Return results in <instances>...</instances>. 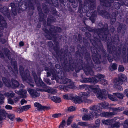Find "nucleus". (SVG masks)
<instances>
[{"mask_svg": "<svg viewBox=\"0 0 128 128\" xmlns=\"http://www.w3.org/2000/svg\"><path fill=\"white\" fill-rule=\"evenodd\" d=\"M45 91L53 94H55L56 92V90L55 89L51 88L49 87H46L45 90Z\"/></svg>", "mask_w": 128, "mask_h": 128, "instance_id": "9b49d317", "label": "nucleus"}, {"mask_svg": "<svg viewBox=\"0 0 128 128\" xmlns=\"http://www.w3.org/2000/svg\"><path fill=\"white\" fill-rule=\"evenodd\" d=\"M124 113L125 114L128 115V111H125L124 112Z\"/></svg>", "mask_w": 128, "mask_h": 128, "instance_id": "5fc2aeb1", "label": "nucleus"}, {"mask_svg": "<svg viewBox=\"0 0 128 128\" xmlns=\"http://www.w3.org/2000/svg\"><path fill=\"white\" fill-rule=\"evenodd\" d=\"M5 107L6 109L8 110H12V106L8 105H6Z\"/></svg>", "mask_w": 128, "mask_h": 128, "instance_id": "ea45409f", "label": "nucleus"}, {"mask_svg": "<svg viewBox=\"0 0 128 128\" xmlns=\"http://www.w3.org/2000/svg\"><path fill=\"white\" fill-rule=\"evenodd\" d=\"M8 0H0V2H1L2 1H8Z\"/></svg>", "mask_w": 128, "mask_h": 128, "instance_id": "bf43d9fd", "label": "nucleus"}, {"mask_svg": "<svg viewBox=\"0 0 128 128\" xmlns=\"http://www.w3.org/2000/svg\"><path fill=\"white\" fill-rule=\"evenodd\" d=\"M110 67H111L112 68V69H110V70L111 71L112 70H115L117 69V65L116 64H113Z\"/></svg>", "mask_w": 128, "mask_h": 128, "instance_id": "cd10ccee", "label": "nucleus"}, {"mask_svg": "<svg viewBox=\"0 0 128 128\" xmlns=\"http://www.w3.org/2000/svg\"><path fill=\"white\" fill-rule=\"evenodd\" d=\"M114 95V93L112 95L108 94V98L112 100L113 101H116L117 100V99L116 97Z\"/></svg>", "mask_w": 128, "mask_h": 128, "instance_id": "2eb2a0df", "label": "nucleus"}, {"mask_svg": "<svg viewBox=\"0 0 128 128\" xmlns=\"http://www.w3.org/2000/svg\"><path fill=\"white\" fill-rule=\"evenodd\" d=\"M100 83L102 84L103 85H105L107 84L108 82L107 81L105 80H103L100 82Z\"/></svg>", "mask_w": 128, "mask_h": 128, "instance_id": "c85d7f7f", "label": "nucleus"}, {"mask_svg": "<svg viewBox=\"0 0 128 128\" xmlns=\"http://www.w3.org/2000/svg\"><path fill=\"white\" fill-rule=\"evenodd\" d=\"M93 59L94 61L96 63L98 64L100 63L99 60L98 58H96V57H94L93 58Z\"/></svg>", "mask_w": 128, "mask_h": 128, "instance_id": "473e14b6", "label": "nucleus"}, {"mask_svg": "<svg viewBox=\"0 0 128 128\" xmlns=\"http://www.w3.org/2000/svg\"><path fill=\"white\" fill-rule=\"evenodd\" d=\"M96 78H84V79L85 82H90L92 83L96 84L100 82L103 78H104L105 76L104 75L98 74L96 76Z\"/></svg>", "mask_w": 128, "mask_h": 128, "instance_id": "423d86ee", "label": "nucleus"}, {"mask_svg": "<svg viewBox=\"0 0 128 128\" xmlns=\"http://www.w3.org/2000/svg\"><path fill=\"white\" fill-rule=\"evenodd\" d=\"M114 95L115 96H116L120 99H122L124 97V95L122 94L119 92L114 93Z\"/></svg>", "mask_w": 128, "mask_h": 128, "instance_id": "dca6fc26", "label": "nucleus"}, {"mask_svg": "<svg viewBox=\"0 0 128 128\" xmlns=\"http://www.w3.org/2000/svg\"><path fill=\"white\" fill-rule=\"evenodd\" d=\"M8 104H14L13 101L10 98H9L8 99Z\"/></svg>", "mask_w": 128, "mask_h": 128, "instance_id": "58836bf2", "label": "nucleus"}, {"mask_svg": "<svg viewBox=\"0 0 128 128\" xmlns=\"http://www.w3.org/2000/svg\"><path fill=\"white\" fill-rule=\"evenodd\" d=\"M63 73H62V72H58V77L54 76V78H55L57 82L62 84H68V87L62 85L60 86L59 87L60 89L66 92L68 90V88H74V84L72 82H71L70 80L65 77L62 78V76H63Z\"/></svg>", "mask_w": 128, "mask_h": 128, "instance_id": "f257e3e1", "label": "nucleus"}, {"mask_svg": "<svg viewBox=\"0 0 128 128\" xmlns=\"http://www.w3.org/2000/svg\"><path fill=\"white\" fill-rule=\"evenodd\" d=\"M3 40H4V42H2V43H4L6 41H5V40H4V39H3Z\"/></svg>", "mask_w": 128, "mask_h": 128, "instance_id": "680f3d73", "label": "nucleus"}, {"mask_svg": "<svg viewBox=\"0 0 128 128\" xmlns=\"http://www.w3.org/2000/svg\"><path fill=\"white\" fill-rule=\"evenodd\" d=\"M2 80H3V81L4 82V83L5 84V85H6L7 86H10L8 85L7 84H6V82H5L4 81V80H6V79L5 78H2Z\"/></svg>", "mask_w": 128, "mask_h": 128, "instance_id": "49530a36", "label": "nucleus"}, {"mask_svg": "<svg viewBox=\"0 0 128 128\" xmlns=\"http://www.w3.org/2000/svg\"><path fill=\"white\" fill-rule=\"evenodd\" d=\"M23 109H22V107L21 108H20L19 109V113L21 112H23Z\"/></svg>", "mask_w": 128, "mask_h": 128, "instance_id": "8fccbe9b", "label": "nucleus"}, {"mask_svg": "<svg viewBox=\"0 0 128 128\" xmlns=\"http://www.w3.org/2000/svg\"><path fill=\"white\" fill-rule=\"evenodd\" d=\"M34 105L36 108L38 110H41L43 109L48 110L50 109L49 107L45 106H42L38 102H35Z\"/></svg>", "mask_w": 128, "mask_h": 128, "instance_id": "6e6552de", "label": "nucleus"}, {"mask_svg": "<svg viewBox=\"0 0 128 128\" xmlns=\"http://www.w3.org/2000/svg\"><path fill=\"white\" fill-rule=\"evenodd\" d=\"M66 124V122L64 120H62L58 128H64Z\"/></svg>", "mask_w": 128, "mask_h": 128, "instance_id": "b1692460", "label": "nucleus"}, {"mask_svg": "<svg viewBox=\"0 0 128 128\" xmlns=\"http://www.w3.org/2000/svg\"><path fill=\"white\" fill-rule=\"evenodd\" d=\"M26 101L24 99H22L20 101V103L21 105H23L24 104H26Z\"/></svg>", "mask_w": 128, "mask_h": 128, "instance_id": "79ce46f5", "label": "nucleus"}, {"mask_svg": "<svg viewBox=\"0 0 128 128\" xmlns=\"http://www.w3.org/2000/svg\"><path fill=\"white\" fill-rule=\"evenodd\" d=\"M124 94L128 98V89L126 90L124 92Z\"/></svg>", "mask_w": 128, "mask_h": 128, "instance_id": "37998d69", "label": "nucleus"}, {"mask_svg": "<svg viewBox=\"0 0 128 128\" xmlns=\"http://www.w3.org/2000/svg\"><path fill=\"white\" fill-rule=\"evenodd\" d=\"M76 110V108L75 107L71 106L66 108L65 110L66 112H68L74 111Z\"/></svg>", "mask_w": 128, "mask_h": 128, "instance_id": "f3484780", "label": "nucleus"}, {"mask_svg": "<svg viewBox=\"0 0 128 128\" xmlns=\"http://www.w3.org/2000/svg\"><path fill=\"white\" fill-rule=\"evenodd\" d=\"M106 15H107L108 16H109V15L108 13L107 12H106L104 14V15H106Z\"/></svg>", "mask_w": 128, "mask_h": 128, "instance_id": "4d7b16f0", "label": "nucleus"}, {"mask_svg": "<svg viewBox=\"0 0 128 128\" xmlns=\"http://www.w3.org/2000/svg\"><path fill=\"white\" fill-rule=\"evenodd\" d=\"M102 106L103 107H106L108 106V103L107 102H104L102 103V104H101Z\"/></svg>", "mask_w": 128, "mask_h": 128, "instance_id": "72a5a7b5", "label": "nucleus"}, {"mask_svg": "<svg viewBox=\"0 0 128 128\" xmlns=\"http://www.w3.org/2000/svg\"><path fill=\"white\" fill-rule=\"evenodd\" d=\"M118 70L119 71L122 72L124 70V68L122 66H120L118 67Z\"/></svg>", "mask_w": 128, "mask_h": 128, "instance_id": "2f4dec72", "label": "nucleus"}, {"mask_svg": "<svg viewBox=\"0 0 128 128\" xmlns=\"http://www.w3.org/2000/svg\"><path fill=\"white\" fill-rule=\"evenodd\" d=\"M84 87L86 90H89L90 92L96 94L98 98L100 99L104 100L107 97V93L104 92H102L98 85L97 84L90 86L84 85Z\"/></svg>", "mask_w": 128, "mask_h": 128, "instance_id": "7ed1b4c3", "label": "nucleus"}, {"mask_svg": "<svg viewBox=\"0 0 128 128\" xmlns=\"http://www.w3.org/2000/svg\"><path fill=\"white\" fill-rule=\"evenodd\" d=\"M50 80H48L47 81L45 80L46 83L49 84H50Z\"/></svg>", "mask_w": 128, "mask_h": 128, "instance_id": "3c124183", "label": "nucleus"}, {"mask_svg": "<svg viewBox=\"0 0 128 128\" xmlns=\"http://www.w3.org/2000/svg\"><path fill=\"white\" fill-rule=\"evenodd\" d=\"M80 95L81 98L76 95L72 97V101L76 104L83 102L88 103L92 102V100L87 99L90 96V93L88 92H81L80 93Z\"/></svg>", "mask_w": 128, "mask_h": 128, "instance_id": "20e7f679", "label": "nucleus"}, {"mask_svg": "<svg viewBox=\"0 0 128 128\" xmlns=\"http://www.w3.org/2000/svg\"><path fill=\"white\" fill-rule=\"evenodd\" d=\"M110 6V4H109V5H107L106 6Z\"/></svg>", "mask_w": 128, "mask_h": 128, "instance_id": "0e129e2a", "label": "nucleus"}, {"mask_svg": "<svg viewBox=\"0 0 128 128\" xmlns=\"http://www.w3.org/2000/svg\"><path fill=\"white\" fill-rule=\"evenodd\" d=\"M115 4L114 5L115 8L116 9H118L119 8L120 6V4L117 2L116 3H115Z\"/></svg>", "mask_w": 128, "mask_h": 128, "instance_id": "e433bc0d", "label": "nucleus"}, {"mask_svg": "<svg viewBox=\"0 0 128 128\" xmlns=\"http://www.w3.org/2000/svg\"><path fill=\"white\" fill-rule=\"evenodd\" d=\"M119 118L118 117H116L110 120H102L103 124L108 125L110 124L113 123L114 122L117 120H119Z\"/></svg>", "mask_w": 128, "mask_h": 128, "instance_id": "9d476101", "label": "nucleus"}, {"mask_svg": "<svg viewBox=\"0 0 128 128\" xmlns=\"http://www.w3.org/2000/svg\"><path fill=\"white\" fill-rule=\"evenodd\" d=\"M78 124L82 126H84L86 125V122H79L78 123Z\"/></svg>", "mask_w": 128, "mask_h": 128, "instance_id": "7c9ffc66", "label": "nucleus"}, {"mask_svg": "<svg viewBox=\"0 0 128 128\" xmlns=\"http://www.w3.org/2000/svg\"><path fill=\"white\" fill-rule=\"evenodd\" d=\"M71 126L73 128H76L78 126V124H76L75 123H73L71 124Z\"/></svg>", "mask_w": 128, "mask_h": 128, "instance_id": "4c0bfd02", "label": "nucleus"}, {"mask_svg": "<svg viewBox=\"0 0 128 128\" xmlns=\"http://www.w3.org/2000/svg\"><path fill=\"white\" fill-rule=\"evenodd\" d=\"M27 80H26V81L28 82L30 84V85L32 86H34V83L33 82V81L32 80H28V81H27Z\"/></svg>", "mask_w": 128, "mask_h": 128, "instance_id": "f704fd0d", "label": "nucleus"}, {"mask_svg": "<svg viewBox=\"0 0 128 128\" xmlns=\"http://www.w3.org/2000/svg\"><path fill=\"white\" fill-rule=\"evenodd\" d=\"M16 121L18 122H21L23 121V120L20 118H16Z\"/></svg>", "mask_w": 128, "mask_h": 128, "instance_id": "a18cd8bd", "label": "nucleus"}, {"mask_svg": "<svg viewBox=\"0 0 128 128\" xmlns=\"http://www.w3.org/2000/svg\"><path fill=\"white\" fill-rule=\"evenodd\" d=\"M31 108L30 105L24 106H22V109L25 111H26Z\"/></svg>", "mask_w": 128, "mask_h": 128, "instance_id": "393cba45", "label": "nucleus"}, {"mask_svg": "<svg viewBox=\"0 0 128 128\" xmlns=\"http://www.w3.org/2000/svg\"><path fill=\"white\" fill-rule=\"evenodd\" d=\"M62 114L60 113H56L52 115V117L54 118H58L61 116Z\"/></svg>", "mask_w": 128, "mask_h": 128, "instance_id": "a878e982", "label": "nucleus"}, {"mask_svg": "<svg viewBox=\"0 0 128 128\" xmlns=\"http://www.w3.org/2000/svg\"><path fill=\"white\" fill-rule=\"evenodd\" d=\"M7 116L12 120H13L14 118V114H10L8 115L4 110L1 109V107H0V120L5 119Z\"/></svg>", "mask_w": 128, "mask_h": 128, "instance_id": "0eeeda50", "label": "nucleus"}, {"mask_svg": "<svg viewBox=\"0 0 128 128\" xmlns=\"http://www.w3.org/2000/svg\"><path fill=\"white\" fill-rule=\"evenodd\" d=\"M20 95L22 98H25L27 96V92L26 90H22L20 91Z\"/></svg>", "mask_w": 128, "mask_h": 128, "instance_id": "a211bd4d", "label": "nucleus"}, {"mask_svg": "<svg viewBox=\"0 0 128 128\" xmlns=\"http://www.w3.org/2000/svg\"><path fill=\"white\" fill-rule=\"evenodd\" d=\"M120 124L118 122H116L114 124H111V126L110 128H114V127L118 128L120 126Z\"/></svg>", "mask_w": 128, "mask_h": 128, "instance_id": "4be33fe9", "label": "nucleus"}, {"mask_svg": "<svg viewBox=\"0 0 128 128\" xmlns=\"http://www.w3.org/2000/svg\"><path fill=\"white\" fill-rule=\"evenodd\" d=\"M100 121L99 120H96L95 122V124H96V126L98 127L100 125Z\"/></svg>", "mask_w": 128, "mask_h": 128, "instance_id": "a19ab883", "label": "nucleus"}, {"mask_svg": "<svg viewBox=\"0 0 128 128\" xmlns=\"http://www.w3.org/2000/svg\"><path fill=\"white\" fill-rule=\"evenodd\" d=\"M27 90L31 96L33 98H35L39 96L40 95L39 94L36 92V91L29 88H28Z\"/></svg>", "mask_w": 128, "mask_h": 128, "instance_id": "1a4fd4ad", "label": "nucleus"}, {"mask_svg": "<svg viewBox=\"0 0 128 128\" xmlns=\"http://www.w3.org/2000/svg\"><path fill=\"white\" fill-rule=\"evenodd\" d=\"M84 71L85 73L86 74H88V73L89 74L91 75L93 74V72L91 69H88V70L87 72L86 71V70H84Z\"/></svg>", "mask_w": 128, "mask_h": 128, "instance_id": "5701e85b", "label": "nucleus"}, {"mask_svg": "<svg viewBox=\"0 0 128 128\" xmlns=\"http://www.w3.org/2000/svg\"><path fill=\"white\" fill-rule=\"evenodd\" d=\"M98 108L99 106H90V115H84L82 118V119L84 120H92L93 119L94 116L96 118L99 114L101 116H106V114L107 113L106 112H102L100 114H98L100 112Z\"/></svg>", "mask_w": 128, "mask_h": 128, "instance_id": "f03ea898", "label": "nucleus"}, {"mask_svg": "<svg viewBox=\"0 0 128 128\" xmlns=\"http://www.w3.org/2000/svg\"><path fill=\"white\" fill-rule=\"evenodd\" d=\"M14 9L13 8H12V12L13 13V14L15 16L16 14V12L15 11H13V10Z\"/></svg>", "mask_w": 128, "mask_h": 128, "instance_id": "603ef678", "label": "nucleus"}, {"mask_svg": "<svg viewBox=\"0 0 128 128\" xmlns=\"http://www.w3.org/2000/svg\"><path fill=\"white\" fill-rule=\"evenodd\" d=\"M124 110V108L122 107H119L118 108H114V110L115 111H117L118 112H120Z\"/></svg>", "mask_w": 128, "mask_h": 128, "instance_id": "c756f323", "label": "nucleus"}, {"mask_svg": "<svg viewBox=\"0 0 128 128\" xmlns=\"http://www.w3.org/2000/svg\"><path fill=\"white\" fill-rule=\"evenodd\" d=\"M2 16H0V20H3L2 19Z\"/></svg>", "mask_w": 128, "mask_h": 128, "instance_id": "13d9d810", "label": "nucleus"}, {"mask_svg": "<svg viewBox=\"0 0 128 128\" xmlns=\"http://www.w3.org/2000/svg\"><path fill=\"white\" fill-rule=\"evenodd\" d=\"M74 96H75V95H74L72 94H70L69 95L68 94H65L63 96V97L64 98L66 99H70V97L72 100V97H73Z\"/></svg>", "mask_w": 128, "mask_h": 128, "instance_id": "aec40b11", "label": "nucleus"}, {"mask_svg": "<svg viewBox=\"0 0 128 128\" xmlns=\"http://www.w3.org/2000/svg\"><path fill=\"white\" fill-rule=\"evenodd\" d=\"M0 11L2 12L4 14L5 16H7V17L9 18V13L8 12L7 8L6 7H4L3 8L1 9Z\"/></svg>", "mask_w": 128, "mask_h": 128, "instance_id": "f8f14e48", "label": "nucleus"}, {"mask_svg": "<svg viewBox=\"0 0 128 128\" xmlns=\"http://www.w3.org/2000/svg\"><path fill=\"white\" fill-rule=\"evenodd\" d=\"M4 95L7 97H12L14 96V94L13 92H10L4 94Z\"/></svg>", "mask_w": 128, "mask_h": 128, "instance_id": "412c9836", "label": "nucleus"}, {"mask_svg": "<svg viewBox=\"0 0 128 128\" xmlns=\"http://www.w3.org/2000/svg\"><path fill=\"white\" fill-rule=\"evenodd\" d=\"M4 96L3 95H1L0 96V103L2 104L4 102L3 100Z\"/></svg>", "mask_w": 128, "mask_h": 128, "instance_id": "c9c22d12", "label": "nucleus"}, {"mask_svg": "<svg viewBox=\"0 0 128 128\" xmlns=\"http://www.w3.org/2000/svg\"><path fill=\"white\" fill-rule=\"evenodd\" d=\"M47 75L48 76H50V74L49 72H47Z\"/></svg>", "mask_w": 128, "mask_h": 128, "instance_id": "6e6d98bb", "label": "nucleus"}, {"mask_svg": "<svg viewBox=\"0 0 128 128\" xmlns=\"http://www.w3.org/2000/svg\"><path fill=\"white\" fill-rule=\"evenodd\" d=\"M19 45L20 46H23L24 45V43L22 42H20L19 43Z\"/></svg>", "mask_w": 128, "mask_h": 128, "instance_id": "09e8293b", "label": "nucleus"}, {"mask_svg": "<svg viewBox=\"0 0 128 128\" xmlns=\"http://www.w3.org/2000/svg\"><path fill=\"white\" fill-rule=\"evenodd\" d=\"M56 66L57 67V70H56V71L57 72V71L58 72L59 70H58V68L60 67V65L58 64H56Z\"/></svg>", "mask_w": 128, "mask_h": 128, "instance_id": "de8ad7c7", "label": "nucleus"}, {"mask_svg": "<svg viewBox=\"0 0 128 128\" xmlns=\"http://www.w3.org/2000/svg\"><path fill=\"white\" fill-rule=\"evenodd\" d=\"M102 0H100V2H102Z\"/></svg>", "mask_w": 128, "mask_h": 128, "instance_id": "774afa93", "label": "nucleus"}, {"mask_svg": "<svg viewBox=\"0 0 128 128\" xmlns=\"http://www.w3.org/2000/svg\"><path fill=\"white\" fill-rule=\"evenodd\" d=\"M16 70H17L16 67L15 68V70L16 72Z\"/></svg>", "mask_w": 128, "mask_h": 128, "instance_id": "69168bd1", "label": "nucleus"}, {"mask_svg": "<svg viewBox=\"0 0 128 128\" xmlns=\"http://www.w3.org/2000/svg\"><path fill=\"white\" fill-rule=\"evenodd\" d=\"M81 110L84 113H86L88 112V110L87 109L84 108L82 109Z\"/></svg>", "mask_w": 128, "mask_h": 128, "instance_id": "c03bdc74", "label": "nucleus"}, {"mask_svg": "<svg viewBox=\"0 0 128 128\" xmlns=\"http://www.w3.org/2000/svg\"><path fill=\"white\" fill-rule=\"evenodd\" d=\"M36 77L37 76H35L34 77L35 81L36 83L38 85H39V84L40 85H41L43 83L42 80L40 78L36 79Z\"/></svg>", "mask_w": 128, "mask_h": 128, "instance_id": "ddd939ff", "label": "nucleus"}, {"mask_svg": "<svg viewBox=\"0 0 128 128\" xmlns=\"http://www.w3.org/2000/svg\"><path fill=\"white\" fill-rule=\"evenodd\" d=\"M12 85L15 87H18L19 85L18 82L17 81L14 80L12 82Z\"/></svg>", "mask_w": 128, "mask_h": 128, "instance_id": "bb28decb", "label": "nucleus"}, {"mask_svg": "<svg viewBox=\"0 0 128 128\" xmlns=\"http://www.w3.org/2000/svg\"><path fill=\"white\" fill-rule=\"evenodd\" d=\"M22 80H23V81H24V78L22 76Z\"/></svg>", "mask_w": 128, "mask_h": 128, "instance_id": "e2e57ef3", "label": "nucleus"}, {"mask_svg": "<svg viewBox=\"0 0 128 128\" xmlns=\"http://www.w3.org/2000/svg\"><path fill=\"white\" fill-rule=\"evenodd\" d=\"M124 123L128 125V120H127L125 121Z\"/></svg>", "mask_w": 128, "mask_h": 128, "instance_id": "864d4df0", "label": "nucleus"}, {"mask_svg": "<svg viewBox=\"0 0 128 128\" xmlns=\"http://www.w3.org/2000/svg\"><path fill=\"white\" fill-rule=\"evenodd\" d=\"M114 20H113L114 21H115L116 20V16H115L114 18V19H113Z\"/></svg>", "mask_w": 128, "mask_h": 128, "instance_id": "052dcab7", "label": "nucleus"}, {"mask_svg": "<svg viewBox=\"0 0 128 128\" xmlns=\"http://www.w3.org/2000/svg\"><path fill=\"white\" fill-rule=\"evenodd\" d=\"M54 102H61L60 98L59 97L53 96L50 98Z\"/></svg>", "mask_w": 128, "mask_h": 128, "instance_id": "4468645a", "label": "nucleus"}, {"mask_svg": "<svg viewBox=\"0 0 128 128\" xmlns=\"http://www.w3.org/2000/svg\"><path fill=\"white\" fill-rule=\"evenodd\" d=\"M74 115H72L70 116L68 118L67 122V124L68 125H70L72 121V119L74 118Z\"/></svg>", "mask_w": 128, "mask_h": 128, "instance_id": "6ab92c4d", "label": "nucleus"}, {"mask_svg": "<svg viewBox=\"0 0 128 128\" xmlns=\"http://www.w3.org/2000/svg\"><path fill=\"white\" fill-rule=\"evenodd\" d=\"M126 78L125 75L122 74H120L118 76V78L114 80L113 81V85L114 87L119 91H122V88L120 85L126 81Z\"/></svg>", "mask_w": 128, "mask_h": 128, "instance_id": "39448f33", "label": "nucleus"}, {"mask_svg": "<svg viewBox=\"0 0 128 128\" xmlns=\"http://www.w3.org/2000/svg\"><path fill=\"white\" fill-rule=\"evenodd\" d=\"M4 23H6V22H5V21H4Z\"/></svg>", "mask_w": 128, "mask_h": 128, "instance_id": "338daca9", "label": "nucleus"}]
</instances>
